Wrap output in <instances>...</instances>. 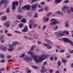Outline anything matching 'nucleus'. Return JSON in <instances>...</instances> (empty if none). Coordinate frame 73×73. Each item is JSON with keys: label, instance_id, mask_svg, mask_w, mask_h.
I'll return each instance as SVG.
<instances>
[{"label": "nucleus", "instance_id": "a211bd4d", "mask_svg": "<svg viewBox=\"0 0 73 73\" xmlns=\"http://www.w3.org/2000/svg\"><path fill=\"white\" fill-rule=\"evenodd\" d=\"M49 20V18H47L46 17L44 18L43 19V21L44 22H46V23Z\"/></svg>", "mask_w": 73, "mask_h": 73}, {"label": "nucleus", "instance_id": "c85d7f7f", "mask_svg": "<svg viewBox=\"0 0 73 73\" xmlns=\"http://www.w3.org/2000/svg\"><path fill=\"white\" fill-rule=\"evenodd\" d=\"M58 28V27L57 26H55L54 27V30L55 31L56 30H57V29Z\"/></svg>", "mask_w": 73, "mask_h": 73}, {"label": "nucleus", "instance_id": "f3484780", "mask_svg": "<svg viewBox=\"0 0 73 73\" xmlns=\"http://www.w3.org/2000/svg\"><path fill=\"white\" fill-rule=\"evenodd\" d=\"M22 23H27V20L25 18L22 19L21 20Z\"/></svg>", "mask_w": 73, "mask_h": 73}, {"label": "nucleus", "instance_id": "a878e982", "mask_svg": "<svg viewBox=\"0 0 73 73\" xmlns=\"http://www.w3.org/2000/svg\"><path fill=\"white\" fill-rule=\"evenodd\" d=\"M4 46L3 45H0V49L2 50L3 48H4Z\"/></svg>", "mask_w": 73, "mask_h": 73}, {"label": "nucleus", "instance_id": "ddd939ff", "mask_svg": "<svg viewBox=\"0 0 73 73\" xmlns=\"http://www.w3.org/2000/svg\"><path fill=\"white\" fill-rule=\"evenodd\" d=\"M12 4L15 5H16V6H17L18 4H19V2H18V1H14L12 3Z\"/></svg>", "mask_w": 73, "mask_h": 73}, {"label": "nucleus", "instance_id": "13d9d810", "mask_svg": "<svg viewBox=\"0 0 73 73\" xmlns=\"http://www.w3.org/2000/svg\"><path fill=\"white\" fill-rule=\"evenodd\" d=\"M38 8H42V6H41L40 5H38Z\"/></svg>", "mask_w": 73, "mask_h": 73}, {"label": "nucleus", "instance_id": "393cba45", "mask_svg": "<svg viewBox=\"0 0 73 73\" xmlns=\"http://www.w3.org/2000/svg\"><path fill=\"white\" fill-rule=\"evenodd\" d=\"M50 15H51V12H49L47 14L46 16L47 17H48Z\"/></svg>", "mask_w": 73, "mask_h": 73}, {"label": "nucleus", "instance_id": "4468645a", "mask_svg": "<svg viewBox=\"0 0 73 73\" xmlns=\"http://www.w3.org/2000/svg\"><path fill=\"white\" fill-rule=\"evenodd\" d=\"M1 18H2L1 19V20L2 21H6L7 20V17H6V16L5 15L3 17H1Z\"/></svg>", "mask_w": 73, "mask_h": 73}, {"label": "nucleus", "instance_id": "1a4fd4ad", "mask_svg": "<svg viewBox=\"0 0 73 73\" xmlns=\"http://www.w3.org/2000/svg\"><path fill=\"white\" fill-rule=\"evenodd\" d=\"M57 24H59V22L58 21H53L50 23L51 25H54Z\"/></svg>", "mask_w": 73, "mask_h": 73}, {"label": "nucleus", "instance_id": "f03ea898", "mask_svg": "<svg viewBox=\"0 0 73 73\" xmlns=\"http://www.w3.org/2000/svg\"><path fill=\"white\" fill-rule=\"evenodd\" d=\"M19 43L18 42H15L13 43L12 45H9L8 46L10 48L8 49V50L9 52H11V51H12L13 50H14V49H15V48L13 47V46H16V45H17Z\"/></svg>", "mask_w": 73, "mask_h": 73}, {"label": "nucleus", "instance_id": "4be33fe9", "mask_svg": "<svg viewBox=\"0 0 73 73\" xmlns=\"http://www.w3.org/2000/svg\"><path fill=\"white\" fill-rule=\"evenodd\" d=\"M36 47V46L35 45H33L30 49L31 50H33V49H35V48Z\"/></svg>", "mask_w": 73, "mask_h": 73}, {"label": "nucleus", "instance_id": "09e8293b", "mask_svg": "<svg viewBox=\"0 0 73 73\" xmlns=\"http://www.w3.org/2000/svg\"><path fill=\"white\" fill-rule=\"evenodd\" d=\"M48 46V47H47L48 49H52V46Z\"/></svg>", "mask_w": 73, "mask_h": 73}, {"label": "nucleus", "instance_id": "49530a36", "mask_svg": "<svg viewBox=\"0 0 73 73\" xmlns=\"http://www.w3.org/2000/svg\"><path fill=\"white\" fill-rule=\"evenodd\" d=\"M44 11V9H40L38 10L39 12H42Z\"/></svg>", "mask_w": 73, "mask_h": 73}, {"label": "nucleus", "instance_id": "774afa93", "mask_svg": "<svg viewBox=\"0 0 73 73\" xmlns=\"http://www.w3.org/2000/svg\"><path fill=\"white\" fill-rule=\"evenodd\" d=\"M32 71H31V70H29L27 72V73H31Z\"/></svg>", "mask_w": 73, "mask_h": 73}, {"label": "nucleus", "instance_id": "6ab92c4d", "mask_svg": "<svg viewBox=\"0 0 73 73\" xmlns=\"http://www.w3.org/2000/svg\"><path fill=\"white\" fill-rule=\"evenodd\" d=\"M61 2V0H56L55 1V4H59Z\"/></svg>", "mask_w": 73, "mask_h": 73}, {"label": "nucleus", "instance_id": "b1692460", "mask_svg": "<svg viewBox=\"0 0 73 73\" xmlns=\"http://www.w3.org/2000/svg\"><path fill=\"white\" fill-rule=\"evenodd\" d=\"M47 44L48 45H47V44L45 43H42V44L44 46H48L49 45V43H48Z\"/></svg>", "mask_w": 73, "mask_h": 73}, {"label": "nucleus", "instance_id": "2f4dec72", "mask_svg": "<svg viewBox=\"0 0 73 73\" xmlns=\"http://www.w3.org/2000/svg\"><path fill=\"white\" fill-rule=\"evenodd\" d=\"M33 26H34V28H36L37 27V25L36 24L34 23L33 25Z\"/></svg>", "mask_w": 73, "mask_h": 73}, {"label": "nucleus", "instance_id": "412c9836", "mask_svg": "<svg viewBox=\"0 0 73 73\" xmlns=\"http://www.w3.org/2000/svg\"><path fill=\"white\" fill-rule=\"evenodd\" d=\"M34 37L35 39H37L38 37V35H34Z\"/></svg>", "mask_w": 73, "mask_h": 73}, {"label": "nucleus", "instance_id": "3c124183", "mask_svg": "<svg viewBox=\"0 0 73 73\" xmlns=\"http://www.w3.org/2000/svg\"><path fill=\"white\" fill-rule=\"evenodd\" d=\"M7 35H8V36H12V35L11 34H9V33H7Z\"/></svg>", "mask_w": 73, "mask_h": 73}, {"label": "nucleus", "instance_id": "20e7f679", "mask_svg": "<svg viewBox=\"0 0 73 73\" xmlns=\"http://www.w3.org/2000/svg\"><path fill=\"white\" fill-rule=\"evenodd\" d=\"M22 8L23 9H24V10H26V9H27V10H30L31 9V6L30 5H25L23 6Z\"/></svg>", "mask_w": 73, "mask_h": 73}, {"label": "nucleus", "instance_id": "6e6552de", "mask_svg": "<svg viewBox=\"0 0 73 73\" xmlns=\"http://www.w3.org/2000/svg\"><path fill=\"white\" fill-rule=\"evenodd\" d=\"M56 34L57 36H62L64 35L63 32L62 31H60L58 33H56Z\"/></svg>", "mask_w": 73, "mask_h": 73}, {"label": "nucleus", "instance_id": "603ef678", "mask_svg": "<svg viewBox=\"0 0 73 73\" xmlns=\"http://www.w3.org/2000/svg\"><path fill=\"white\" fill-rule=\"evenodd\" d=\"M26 72H28V71H29V68H26Z\"/></svg>", "mask_w": 73, "mask_h": 73}, {"label": "nucleus", "instance_id": "c756f323", "mask_svg": "<svg viewBox=\"0 0 73 73\" xmlns=\"http://www.w3.org/2000/svg\"><path fill=\"white\" fill-rule=\"evenodd\" d=\"M6 11L7 13H9V9L8 7L7 8Z\"/></svg>", "mask_w": 73, "mask_h": 73}, {"label": "nucleus", "instance_id": "5fc2aeb1", "mask_svg": "<svg viewBox=\"0 0 73 73\" xmlns=\"http://www.w3.org/2000/svg\"><path fill=\"white\" fill-rule=\"evenodd\" d=\"M71 11H70V9H68L67 10V12L68 13H70V12Z\"/></svg>", "mask_w": 73, "mask_h": 73}, {"label": "nucleus", "instance_id": "4d7b16f0", "mask_svg": "<svg viewBox=\"0 0 73 73\" xmlns=\"http://www.w3.org/2000/svg\"><path fill=\"white\" fill-rule=\"evenodd\" d=\"M5 70V68H4L0 69V71H3V70Z\"/></svg>", "mask_w": 73, "mask_h": 73}, {"label": "nucleus", "instance_id": "c9c22d12", "mask_svg": "<svg viewBox=\"0 0 73 73\" xmlns=\"http://www.w3.org/2000/svg\"><path fill=\"white\" fill-rule=\"evenodd\" d=\"M54 59V57L53 56H51L50 58V59L51 61H53V60Z\"/></svg>", "mask_w": 73, "mask_h": 73}, {"label": "nucleus", "instance_id": "aec40b11", "mask_svg": "<svg viewBox=\"0 0 73 73\" xmlns=\"http://www.w3.org/2000/svg\"><path fill=\"white\" fill-rule=\"evenodd\" d=\"M23 26H24V25H23V23H21L20 24H19L18 25V27L19 28H23Z\"/></svg>", "mask_w": 73, "mask_h": 73}, {"label": "nucleus", "instance_id": "79ce46f5", "mask_svg": "<svg viewBox=\"0 0 73 73\" xmlns=\"http://www.w3.org/2000/svg\"><path fill=\"white\" fill-rule=\"evenodd\" d=\"M25 54H23L22 55L20 56L21 58H23V57H24V56H25Z\"/></svg>", "mask_w": 73, "mask_h": 73}, {"label": "nucleus", "instance_id": "f257e3e1", "mask_svg": "<svg viewBox=\"0 0 73 73\" xmlns=\"http://www.w3.org/2000/svg\"><path fill=\"white\" fill-rule=\"evenodd\" d=\"M27 53L31 55L32 58L34 59L36 63H38V62L40 61H42V60H45V59H46V58H48L50 56V55H47L46 54L44 55H42L39 56V59H38V56L33 55V54L30 51L27 52Z\"/></svg>", "mask_w": 73, "mask_h": 73}, {"label": "nucleus", "instance_id": "f8f14e48", "mask_svg": "<svg viewBox=\"0 0 73 73\" xmlns=\"http://www.w3.org/2000/svg\"><path fill=\"white\" fill-rule=\"evenodd\" d=\"M17 18L19 20H21L23 18V16L21 15H17Z\"/></svg>", "mask_w": 73, "mask_h": 73}, {"label": "nucleus", "instance_id": "473e14b6", "mask_svg": "<svg viewBox=\"0 0 73 73\" xmlns=\"http://www.w3.org/2000/svg\"><path fill=\"white\" fill-rule=\"evenodd\" d=\"M48 6H46L44 7V9L45 11H47V10H48Z\"/></svg>", "mask_w": 73, "mask_h": 73}, {"label": "nucleus", "instance_id": "7c9ffc66", "mask_svg": "<svg viewBox=\"0 0 73 73\" xmlns=\"http://www.w3.org/2000/svg\"><path fill=\"white\" fill-rule=\"evenodd\" d=\"M2 50L3 51H6V50H7V47H5L4 48L3 47Z\"/></svg>", "mask_w": 73, "mask_h": 73}, {"label": "nucleus", "instance_id": "423d86ee", "mask_svg": "<svg viewBox=\"0 0 73 73\" xmlns=\"http://www.w3.org/2000/svg\"><path fill=\"white\" fill-rule=\"evenodd\" d=\"M4 35H2L1 37H0V41L1 43H4L5 42V39L4 38Z\"/></svg>", "mask_w": 73, "mask_h": 73}, {"label": "nucleus", "instance_id": "5701e85b", "mask_svg": "<svg viewBox=\"0 0 73 73\" xmlns=\"http://www.w3.org/2000/svg\"><path fill=\"white\" fill-rule=\"evenodd\" d=\"M12 10L13 11H15V9H16V6H15V5L12 4Z\"/></svg>", "mask_w": 73, "mask_h": 73}, {"label": "nucleus", "instance_id": "4c0bfd02", "mask_svg": "<svg viewBox=\"0 0 73 73\" xmlns=\"http://www.w3.org/2000/svg\"><path fill=\"white\" fill-rule=\"evenodd\" d=\"M46 28V25L44 26L43 27V28H42V30H45Z\"/></svg>", "mask_w": 73, "mask_h": 73}, {"label": "nucleus", "instance_id": "bf43d9fd", "mask_svg": "<svg viewBox=\"0 0 73 73\" xmlns=\"http://www.w3.org/2000/svg\"><path fill=\"white\" fill-rule=\"evenodd\" d=\"M69 1L68 0L67 1H64V3H69Z\"/></svg>", "mask_w": 73, "mask_h": 73}, {"label": "nucleus", "instance_id": "052dcab7", "mask_svg": "<svg viewBox=\"0 0 73 73\" xmlns=\"http://www.w3.org/2000/svg\"><path fill=\"white\" fill-rule=\"evenodd\" d=\"M48 42L49 43V44H49V45H52V42L51 41H50V40Z\"/></svg>", "mask_w": 73, "mask_h": 73}, {"label": "nucleus", "instance_id": "0e129e2a", "mask_svg": "<svg viewBox=\"0 0 73 73\" xmlns=\"http://www.w3.org/2000/svg\"><path fill=\"white\" fill-rule=\"evenodd\" d=\"M22 2H23V1L20 0L19 2V4H21V3H22Z\"/></svg>", "mask_w": 73, "mask_h": 73}, {"label": "nucleus", "instance_id": "6e6d98bb", "mask_svg": "<svg viewBox=\"0 0 73 73\" xmlns=\"http://www.w3.org/2000/svg\"><path fill=\"white\" fill-rule=\"evenodd\" d=\"M29 28L30 29H32V25H31V24H30L29 25Z\"/></svg>", "mask_w": 73, "mask_h": 73}, {"label": "nucleus", "instance_id": "58836bf2", "mask_svg": "<svg viewBox=\"0 0 73 73\" xmlns=\"http://www.w3.org/2000/svg\"><path fill=\"white\" fill-rule=\"evenodd\" d=\"M32 67H33V68H34V69H36L37 68L38 69V66L36 67V66H33Z\"/></svg>", "mask_w": 73, "mask_h": 73}, {"label": "nucleus", "instance_id": "680f3d73", "mask_svg": "<svg viewBox=\"0 0 73 73\" xmlns=\"http://www.w3.org/2000/svg\"><path fill=\"white\" fill-rule=\"evenodd\" d=\"M53 71L52 69H51L49 71L50 73H53Z\"/></svg>", "mask_w": 73, "mask_h": 73}, {"label": "nucleus", "instance_id": "cd10ccee", "mask_svg": "<svg viewBox=\"0 0 73 73\" xmlns=\"http://www.w3.org/2000/svg\"><path fill=\"white\" fill-rule=\"evenodd\" d=\"M62 62L63 63H65L66 62V59H62Z\"/></svg>", "mask_w": 73, "mask_h": 73}, {"label": "nucleus", "instance_id": "37998d69", "mask_svg": "<svg viewBox=\"0 0 73 73\" xmlns=\"http://www.w3.org/2000/svg\"><path fill=\"white\" fill-rule=\"evenodd\" d=\"M65 52V50H60L59 51V52L60 53H63Z\"/></svg>", "mask_w": 73, "mask_h": 73}, {"label": "nucleus", "instance_id": "a18cd8bd", "mask_svg": "<svg viewBox=\"0 0 73 73\" xmlns=\"http://www.w3.org/2000/svg\"><path fill=\"white\" fill-rule=\"evenodd\" d=\"M57 19H51V20H50L51 21H57Z\"/></svg>", "mask_w": 73, "mask_h": 73}, {"label": "nucleus", "instance_id": "f704fd0d", "mask_svg": "<svg viewBox=\"0 0 73 73\" xmlns=\"http://www.w3.org/2000/svg\"><path fill=\"white\" fill-rule=\"evenodd\" d=\"M12 61H13V59H8L7 60V61L8 62H10Z\"/></svg>", "mask_w": 73, "mask_h": 73}, {"label": "nucleus", "instance_id": "39448f33", "mask_svg": "<svg viewBox=\"0 0 73 73\" xmlns=\"http://www.w3.org/2000/svg\"><path fill=\"white\" fill-rule=\"evenodd\" d=\"M37 3H35L33 5H32L31 7V9L33 11H35L37 9Z\"/></svg>", "mask_w": 73, "mask_h": 73}, {"label": "nucleus", "instance_id": "9b49d317", "mask_svg": "<svg viewBox=\"0 0 73 73\" xmlns=\"http://www.w3.org/2000/svg\"><path fill=\"white\" fill-rule=\"evenodd\" d=\"M3 3H5V4L7 3V0H1L0 3V5H2Z\"/></svg>", "mask_w": 73, "mask_h": 73}, {"label": "nucleus", "instance_id": "a19ab883", "mask_svg": "<svg viewBox=\"0 0 73 73\" xmlns=\"http://www.w3.org/2000/svg\"><path fill=\"white\" fill-rule=\"evenodd\" d=\"M37 17V13H36L35 14V15L34 16V18H35V17Z\"/></svg>", "mask_w": 73, "mask_h": 73}, {"label": "nucleus", "instance_id": "9d476101", "mask_svg": "<svg viewBox=\"0 0 73 73\" xmlns=\"http://www.w3.org/2000/svg\"><path fill=\"white\" fill-rule=\"evenodd\" d=\"M28 27L27 26H26L24 29L22 30V32H27L28 31Z\"/></svg>", "mask_w": 73, "mask_h": 73}, {"label": "nucleus", "instance_id": "ea45409f", "mask_svg": "<svg viewBox=\"0 0 73 73\" xmlns=\"http://www.w3.org/2000/svg\"><path fill=\"white\" fill-rule=\"evenodd\" d=\"M61 62L60 61H58V66H61Z\"/></svg>", "mask_w": 73, "mask_h": 73}, {"label": "nucleus", "instance_id": "0eeeda50", "mask_svg": "<svg viewBox=\"0 0 73 73\" xmlns=\"http://www.w3.org/2000/svg\"><path fill=\"white\" fill-rule=\"evenodd\" d=\"M25 61H32V59L31 58H29L27 56H26L25 58Z\"/></svg>", "mask_w": 73, "mask_h": 73}, {"label": "nucleus", "instance_id": "c03bdc74", "mask_svg": "<svg viewBox=\"0 0 73 73\" xmlns=\"http://www.w3.org/2000/svg\"><path fill=\"white\" fill-rule=\"evenodd\" d=\"M69 26V24L68 23H66L65 24V27H68Z\"/></svg>", "mask_w": 73, "mask_h": 73}, {"label": "nucleus", "instance_id": "72a5a7b5", "mask_svg": "<svg viewBox=\"0 0 73 73\" xmlns=\"http://www.w3.org/2000/svg\"><path fill=\"white\" fill-rule=\"evenodd\" d=\"M4 32L5 34H7V33L8 32V30L7 29H5Z\"/></svg>", "mask_w": 73, "mask_h": 73}, {"label": "nucleus", "instance_id": "bb28decb", "mask_svg": "<svg viewBox=\"0 0 73 73\" xmlns=\"http://www.w3.org/2000/svg\"><path fill=\"white\" fill-rule=\"evenodd\" d=\"M0 57L2 58H4V55L2 54H0Z\"/></svg>", "mask_w": 73, "mask_h": 73}, {"label": "nucleus", "instance_id": "7ed1b4c3", "mask_svg": "<svg viewBox=\"0 0 73 73\" xmlns=\"http://www.w3.org/2000/svg\"><path fill=\"white\" fill-rule=\"evenodd\" d=\"M64 42H69L70 44L72 46H73V43L67 38H62Z\"/></svg>", "mask_w": 73, "mask_h": 73}, {"label": "nucleus", "instance_id": "2eb2a0df", "mask_svg": "<svg viewBox=\"0 0 73 73\" xmlns=\"http://www.w3.org/2000/svg\"><path fill=\"white\" fill-rule=\"evenodd\" d=\"M4 25L7 28L10 27V25H9V24L7 22H5Z\"/></svg>", "mask_w": 73, "mask_h": 73}, {"label": "nucleus", "instance_id": "864d4df0", "mask_svg": "<svg viewBox=\"0 0 73 73\" xmlns=\"http://www.w3.org/2000/svg\"><path fill=\"white\" fill-rule=\"evenodd\" d=\"M41 4V5H45V2H42L40 3Z\"/></svg>", "mask_w": 73, "mask_h": 73}, {"label": "nucleus", "instance_id": "de8ad7c7", "mask_svg": "<svg viewBox=\"0 0 73 73\" xmlns=\"http://www.w3.org/2000/svg\"><path fill=\"white\" fill-rule=\"evenodd\" d=\"M6 57L7 58H11V56L10 55L7 56Z\"/></svg>", "mask_w": 73, "mask_h": 73}, {"label": "nucleus", "instance_id": "69168bd1", "mask_svg": "<svg viewBox=\"0 0 73 73\" xmlns=\"http://www.w3.org/2000/svg\"><path fill=\"white\" fill-rule=\"evenodd\" d=\"M64 8H65V9H69V7L68 6H64Z\"/></svg>", "mask_w": 73, "mask_h": 73}, {"label": "nucleus", "instance_id": "dca6fc26", "mask_svg": "<svg viewBox=\"0 0 73 73\" xmlns=\"http://www.w3.org/2000/svg\"><path fill=\"white\" fill-rule=\"evenodd\" d=\"M56 13L58 15H60L61 16H63L64 14L62 12H60V11H58L56 12Z\"/></svg>", "mask_w": 73, "mask_h": 73}, {"label": "nucleus", "instance_id": "8fccbe9b", "mask_svg": "<svg viewBox=\"0 0 73 73\" xmlns=\"http://www.w3.org/2000/svg\"><path fill=\"white\" fill-rule=\"evenodd\" d=\"M57 48L58 49H61V47L58 45L57 46Z\"/></svg>", "mask_w": 73, "mask_h": 73}, {"label": "nucleus", "instance_id": "338daca9", "mask_svg": "<svg viewBox=\"0 0 73 73\" xmlns=\"http://www.w3.org/2000/svg\"><path fill=\"white\" fill-rule=\"evenodd\" d=\"M4 32V31H3V30H0V33H3Z\"/></svg>", "mask_w": 73, "mask_h": 73}, {"label": "nucleus", "instance_id": "e2e57ef3", "mask_svg": "<svg viewBox=\"0 0 73 73\" xmlns=\"http://www.w3.org/2000/svg\"><path fill=\"white\" fill-rule=\"evenodd\" d=\"M45 41H46V42H49L50 40H48V39H47V38H45Z\"/></svg>", "mask_w": 73, "mask_h": 73}, {"label": "nucleus", "instance_id": "e433bc0d", "mask_svg": "<svg viewBox=\"0 0 73 73\" xmlns=\"http://www.w3.org/2000/svg\"><path fill=\"white\" fill-rule=\"evenodd\" d=\"M1 63H4L5 62V60L4 59H2L1 60Z\"/></svg>", "mask_w": 73, "mask_h": 73}]
</instances>
